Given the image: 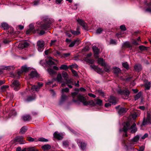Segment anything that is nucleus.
<instances>
[{"label": "nucleus", "mask_w": 151, "mask_h": 151, "mask_svg": "<svg viewBox=\"0 0 151 151\" xmlns=\"http://www.w3.org/2000/svg\"><path fill=\"white\" fill-rule=\"evenodd\" d=\"M22 71L21 70L17 72V74L18 76V78H19V76H21V74L23 73Z\"/></svg>", "instance_id": "obj_58"}, {"label": "nucleus", "mask_w": 151, "mask_h": 151, "mask_svg": "<svg viewBox=\"0 0 151 151\" xmlns=\"http://www.w3.org/2000/svg\"><path fill=\"white\" fill-rule=\"evenodd\" d=\"M27 140L29 142H33L35 141L34 139L30 137H27Z\"/></svg>", "instance_id": "obj_53"}, {"label": "nucleus", "mask_w": 151, "mask_h": 151, "mask_svg": "<svg viewBox=\"0 0 151 151\" xmlns=\"http://www.w3.org/2000/svg\"><path fill=\"white\" fill-rule=\"evenodd\" d=\"M74 90L76 92H75L71 93L72 96L73 97V101L75 103L77 102L78 101H80V100L78 98V95H81L82 96H83L82 95L78 93V92L79 91V90L78 88H76Z\"/></svg>", "instance_id": "obj_5"}, {"label": "nucleus", "mask_w": 151, "mask_h": 151, "mask_svg": "<svg viewBox=\"0 0 151 151\" xmlns=\"http://www.w3.org/2000/svg\"><path fill=\"white\" fill-rule=\"evenodd\" d=\"M1 26L4 30L9 29V27L8 24L6 23H3L1 24Z\"/></svg>", "instance_id": "obj_27"}, {"label": "nucleus", "mask_w": 151, "mask_h": 151, "mask_svg": "<svg viewBox=\"0 0 151 151\" xmlns=\"http://www.w3.org/2000/svg\"><path fill=\"white\" fill-rule=\"evenodd\" d=\"M57 41V40H51V42L50 44V46H51L53 45H54V44L55 42H56Z\"/></svg>", "instance_id": "obj_56"}, {"label": "nucleus", "mask_w": 151, "mask_h": 151, "mask_svg": "<svg viewBox=\"0 0 151 151\" xmlns=\"http://www.w3.org/2000/svg\"><path fill=\"white\" fill-rule=\"evenodd\" d=\"M55 56H57L58 55L59 56H60L61 55L60 53V52L58 51L57 50H55Z\"/></svg>", "instance_id": "obj_62"}, {"label": "nucleus", "mask_w": 151, "mask_h": 151, "mask_svg": "<svg viewBox=\"0 0 151 151\" xmlns=\"http://www.w3.org/2000/svg\"><path fill=\"white\" fill-rule=\"evenodd\" d=\"M51 50V49H49L48 50H46L44 52V53L45 55H47L49 53H51L52 52V51Z\"/></svg>", "instance_id": "obj_50"}, {"label": "nucleus", "mask_w": 151, "mask_h": 151, "mask_svg": "<svg viewBox=\"0 0 151 151\" xmlns=\"http://www.w3.org/2000/svg\"><path fill=\"white\" fill-rule=\"evenodd\" d=\"M103 31V29L101 28H99L96 30V33L97 34H100Z\"/></svg>", "instance_id": "obj_48"}, {"label": "nucleus", "mask_w": 151, "mask_h": 151, "mask_svg": "<svg viewBox=\"0 0 151 151\" xmlns=\"http://www.w3.org/2000/svg\"><path fill=\"white\" fill-rule=\"evenodd\" d=\"M23 138L22 136H18L15 138L14 141L16 142H19L20 144H23Z\"/></svg>", "instance_id": "obj_14"}, {"label": "nucleus", "mask_w": 151, "mask_h": 151, "mask_svg": "<svg viewBox=\"0 0 151 151\" xmlns=\"http://www.w3.org/2000/svg\"><path fill=\"white\" fill-rule=\"evenodd\" d=\"M35 99L36 96L35 95L32 96H28L27 97V99L25 100V101L28 102H31Z\"/></svg>", "instance_id": "obj_17"}, {"label": "nucleus", "mask_w": 151, "mask_h": 151, "mask_svg": "<svg viewBox=\"0 0 151 151\" xmlns=\"http://www.w3.org/2000/svg\"><path fill=\"white\" fill-rule=\"evenodd\" d=\"M110 44L116 45V42L114 40L111 39L110 40Z\"/></svg>", "instance_id": "obj_61"}, {"label": "nucleus", "mask_w": 151, "mask_h": 151, "mask_svg": "<svg viewBox=\"0 0 151 151\" xmlns=\"http://www.w3.org/2000/svg\"><path fill=\"white\" fill-rule=\"evenodd\" d=\"M44 42L43 41H38L37 42L38 50L40 52H42L44 48Z\"/></svg>", "instance_id": "obj_10"}, {"label": "nucleus", "mask_w": 151, "mask_h": 151, "mask_svg": "<svg viewBox=\"0 0 151 151\" xmlns=\"http://www.w3.org/2000/svg\"><path fill=\"white\" fill-rule=\"evenodd\" d=\"M150 85L151 83H150V82H149L148 83H146L145 85V90H149L151 87Z\"/></svg>", "instance_id": "obj_39"}, {"label": "nucleus", "mask_w": 151, "mask_h": 151, "mask_svg": "<svg viewBox=\"0 0 151 151\" xmlns=\"http://www.w3.org/2000/svg\"><path fill=\"white\" fill-rule=\"evenodd\" d=\"M139 136L138 135H137L132 139V141L133 142H137L139 141Z\"/></svg>", "instance_id": "obj_40"}, {"label": "nucleus", "mask_w": 151, "mask_h": 151, "mask_svg": "<svg viewBox=\"0 0 151 151\" xmlns=\"http://www.w3.org/2000/svg\"><path fill=\"white\" fill-rule=\"evenodd\" d=\"M78 98L80 101L82 103L84 106H87L89 105L91 106H94L96 104L100 106L103 105L102 101L99 99H97L96 103H95L93 100L86 101L85 97L81 95L78 96Z\"/></svg>", "instance_id": "obj_1"}, {"label": "nucleus", "mask_w": 151, "mask_h": 151, "mask_svg": "<svg viewBox=\"0 0 151 151\" xmlns=\"http://www.w3.org/2000/svg\"><path fill=\"white\" fill-rule=\"evenodd\" d=\"M118 93L121 95L124 99H127L129 96L130 92L127 89L123 90L120 89L117 91Z\"/></svg>", "instance_id": "obj_4"}, {"label": "nucleus", "mask_w": 151, "mask_h": 151, "mask_svg": "<svg viewBox=\"0 0 151 151\" xmlns=\"http://www.w3.org/2000/svg\"><path fill=\"white\" fill-rule=\"evenodd\" d=\"M56 80L59 82H62V78L60 73H58L56 77Z\"/></svg>", "instance_id": "obj_32"}, {"label": "nucleus", "mask_w": 151, "mask_h": 151, "mask_svg": "<svg viewBox=\"0 0 151 151\" xmlns=\"http://www.w3.org/2000/svg\"><path fill=\"white\" fill-rule=\"evenodd\" d=\"M9 87V86L7 85H3L1 86L0 88L1 90L2 91H4L6 89Z\"/></svg>", "instance_id": "obj_41"}, {"label": "nucleus", "mask_w": 151, "mask_h": 151, "mask_svg": "<svg viewBox=\"0 0 151 151\" xmlns=\"http://www.w3.org/2000/svg\"><path fill=\"white\" fill-rule=\"evenodd\" d=\"M46 62L47 65L50 66L52 65H55V62L50 59H49V60H47Z\"/></svg>", "instance_id": "obj_36"}, {"label": "nucleus", "mask_w": 151, "mask_h": 151, "mask_svg": "<svg viewBox=\"0 0 151 151\" xmlns=\"http://www.w3.org/2000/svg\"><path fill=\"white\" fill-rule=\"evenodd\" d=\"M136 126V124L135 123H134L132 125L130 126V123L128 122H126L125 125L124 126L123 128V131L125 133V136L126 137H127L128 135L127 132L129 130H131V133H135L137 131V128Z\"/></svg>", "instance_id": "obj_2"}, {"label": "nucleus", "mask_w": 151, "mask_h": 151, "mask_svg": "<svg viewBox=\"0 0 151 151\" xmlns=\"http://www.w3.org/2000/svg\"><path fill=\"white\" fill-rule=\"evenodd\" d=\"M76 141L78 146L81 147L82 150H84L85 149L87 145L86 143L83 142L82 140L81 139H77Z\"/></svg>", "instance_id": "obj_8"}, {"label": "nucleus", "mask_w": 151, "mask_h": 151, "mask_svg": "<svg viewBox=\"0 0 151 151\" xmlns=\"http://www.w3.org/2000/svg\"><path fill=\"white\" fill-rule=\"evenodd\" d=\"M51 146L49 144L45 145L42 146V148L44 150H48L51 149Z\"/></svg>", "instance_id": "obj_24"}, {"label": "nucleus", "mask_w": 151, "mask_h": 151, "mask_svg": "<svg viewBox=\"0 0 151 151\" xmlns=\"http://www.w3.org/2000/svg\"><path fill=\"white\" fill-rule=\"evenodd\" d=\"M67 96H66V95L64 94H62V95H61V98L63 99L65 101L67 98Z\"/></svg>", "instance_id": "obj_54"}, {"label": "nucleus", "mask_w": 151, "mask_h": 151, "mask_svg": "<svg viewBox=\"0 0 151 151\" xmlns=\"http://www.w3.org/2000/svg\"><path fill=\"white\" fill-rule=\"evenodd\" d=\"M129 141L128 140L124 139L122 141V143L123 145L124 146H126L127 148H128L129 143Z\"/></svg>", "instance_id": "obj_31"}, {"label": "nucleus", "mask_w": 151, "mask_h": 151, "mask_svg": "<svg viewBox=\"0 0 151 151\" xmlns=\"http://www.w3.org/2000/svg\"><path fill=\"white\" fill-rule=\"evenodd\" d=\"M105 106L106 108H108L111 106L110 103H106L105 104Z\"/></svg>", "instance_id": "obj_63"}, {"label": "nucleus", "mask_w": 151, "mask_h": 151, "mask_svg": "<svg viewBox=\"0 0 151 151\" xmlns=\"http://www.w3.org/2000/svg\"><path fill=\"white\" fill-rule=\"evenodd\" d=\"M142 93L141 91H139L137 94L134 96V100L136 101L138 100L139 98L141 97L142 95Z\"/></svg>", "instance_id": "obj_28"}, {"label": "nucleus", "mask_w": 151, "mask_h": 151, "mask_svg": "<svg viewBox=\"0 0 151 151\" xmlns=\"http://www.w3.org/2000/svg\"><path fill=\"white\" fill-rule=\"evenodd\" d=\"M60 70H68L69 69L68 66L67 65L64 64L62 65L60 67Z\"/></svg>", "instance_id": "obj_29"}, {"label": "nucleus", "mask_w": 151, "mask_h": 151, "mask_svg": "<svg viewBox=\"0 0 151 151\" xmlns=\"http://www.w3.org/2000/svg\"><path fill=\"white\" fill-rule=\"evenodd\" d=\"M65 34L66 35L68 36V37H70L72 36V35L68 31H66L65 32Z\"/></svg>", "instance_id": "obj_60"}, {"label": "nucleus", "mask_w": 151, "mask_h": 151, "mask_svg": "<svg viewBox=\"0 0 151 151\" xmlns=\"http://www.w3.org/2000/svg\"><path fill=\"white\" fill-rule=\"evenodd\" d=\"M38 86L34 85L31 88V90L32 91H35L37 92H38L40 89V88L42 87L43 86V84L42 83L38 82Z\"/></svg>", "instance_id": "obj_11"}, {"label": "nucleus", "mask_w": 151, "mask_h": 151, "mask_svg": "<svg viewBox=\"0 0 151 151\" xmlns=\"http://www.w3.org/2000/svg\"><path fill=\"white\" fill-rule=\"evenodd\" d=\"M71 71L73 75V76L76 77H77L78 76V74L76 71L73 69H72Z\"/></svg>", "instance_id": "obj_51"}, {"label": "nucleus", "mask_w": 151, "mask_h": 151, "mask_svg": "<svg viewBox=\"0 0 151 151\" xmlns=\"http://www.w3.org/2000/svg\"><path fill=\"white\" fill-rule=\"evenodd\" d=\"M98 63L102 66H105V63L103 58H99L98 60Z\"/></svg>", "instance_id": "obj_22"}, {"label": "nucleus", "mask_w": 151, "mask_h": 151, "mask_svg": "<svg viewBox=\"0 0 151 151\" xmlns=\"http://www.w3.org/2000/svg\"><path fill=\"white\" fill-rule=\"evenodd\" d=\"M43 21L44 23L40 25V28L42 29L47 30L50 28L54 20L52 19L47 18L44 19Z\"/></svg>", "instance_id": "obj_3"}, {"label": "nucleus", "mask_w": 151, "mask_h": 151, "mask_svg": "<svg viewBox=\"0 0 151 151\" xmlns=\"http://www.w3.org/2000/svg\"><path fill=\"white\" fill-rule=\"evenodd\" d=\"M90 67L98 73H99L104 72V71L102 69L98 67V66H96L94 65H91Z\"/></svg>", "instance_id": "obj_12"}, {"label": "nucleus", "mask_w": 151, "mask_h": 151, "mask_svg": "<svg viewBox=\"0 0 151 151\" xmlns=\"http://www.w3.org/2000/svg\"><path fill=\"white\" fill-rule=\"evenodd\" d=\"M27 129L26 126L23 127L20 130V133L21 134H24L27 131Z\"/></svg>", "instance_id": "obj_30"}, {"label": "nucleus", "mask_w": 151, "mask_h": 151, "mask_svg": "<svg viewBox=\"0 0 151 151\" xmlns=\"http://www.w3.org/2000/svg\"><path fill=\"white\" fill-rule=\"evenodd\" d=\"M78 66L76 64H72L71 65H69L68 66L69 68H70L71 70L72 69H73L72 68H77Z\"/></svg>", "instance_id": "obj_42"}, {"label": "nucleus", "mask_w": 151, "mask_h": 151, "mask_svg": "<svg viewBox=\"0 0 151 151\" xmlns=\"http://www.w3.org/2000/svg\"><path fill=\"white\" fill-rule=\"evenodd\" d=\"M63 145L67 147L69 145V142L68 141H63Z\"/></svg>", "instance_id": "obj_45"}, {"label": "nucleus", "mask_w": 151, "mask_h": 151, "mask_svg": "<svg viewBox=\"0 0 151 151\" xmlns=\"http://www.w3.org/2000/svg\"><path fill=\"white\" fill-rule=\"evenodd\" d=\"M29 151H36L34 147H29L28 148Z\"/></svg>", "instance_id": "obj_64"}, {"label": "nucleus", "mask_w": 151, "mask_h": 151, "mask_svg": "<svg viewBox=\"0 0 151 151\" xmlns=\"http://www.w3.org/2000/svg\"><path fill=\"white\" fill-rule=\"evenodd\" d=\"M113 68V72L116 75H118L121 73V70L119 68L117 67H114Z\"/></svg>", "instance_id": "obj_26"}, {"label": "nucleus", "mask_w": 151, "mask_h": 151, "mask_svg": "<svg viewBox=\"0 0 151 151\" xmlns=\"http://www.w3.org/2000/svg\"><path fill=\"white\" fill-rule=\"evenodd\" d=\"M10 86L14 90L17 91L20 89L21 85L19 81L14 80L12 82Z\"/></svg>", "instance_id": "obj_6"}, {"label": "nucleus", "mask_w": 151, "mask_h": 151, "mask_svg": "<svg viewBox=\"0 0 151 151\" xmlns=\"http://www.w3.org/2000/svg\"><path fill=\"white\" fill-rule=\"evenodd\" d=\"M139 49L142 51L147 50V47L143 45H141L139 47Z\"/></svg>", "instance_id": "obj_38"}, {"label": "nucleus", "mask_w": 151, "mask_h": 151, "mask_svg": "<svg viewBox=\"0 0 151 151\" xmlns=\"http://www.w3.org/2000/svg\"><path fill=\"white\" fill-rule=\"evenodd\" d=\"M69 91V89L67 88H63L62 89V94H63V93L64 92H68Z\"/></svg>", "instance_id": "obj_52"}, {"label": "nucleus", "mask_w": 151, "mask_h": 151, "mask_svg": "<svg viewBox=\"0 0 151 151\" xmlns=\"http://www.w3.org/2000/svg\"><path fill=\"white\" fill-rule=\"evenodd\" d=\"M92 50L94 53L95 57L96 58H98L99 56L98 55L99 54V49L96 46H93L92 47Z\"/></svg>", "instance_id": "obj_13"}, {"label": "nucleus", "mask_w": 151, "mask_h": 151, "mask_svg": "<svg viewBox=\"0 0 151 151\" xmlns=\"http://www.w3.org/2000/svg\"><path fill=\"white\" fill-rule=\"evenodd\" d=\"M62 75L63 77L65 78L66 81L67 83H69L70 81L68 80L67 79L68 78V73L66 72H63L62 73Z\"/></svg>", "instance_id": "obj_21"}, {"label": "nucleus", "mask_w": 151, "mask_h": 151, "mask_svg": "<svg viewBox=\"0 0 151 151\" xmlns=\"http://www.w3.org/2000/svg\"><path fill=\"white\" fill-rule=\"evenodd\" d=\"M127 109L125 107H121L118 111V114L120 115H123L126 113Z\"/></svg>", "instance_id": "obj_15"}, {"label": "nucleus", "mask_w": 151, "mask_h": 151, "mask_svg": "<svg viewBox=\"0 0 151 151\" xmlns=\"http://www.w3.org/2000/svg\"><path fill=\"white\" fill-rule=\"evenodd\" d=\"M120 29L122 31H125L127 29L124 25H122L120 26Z\"/></svg>", "instance_id": "obj_49"}, {"label": "nucleus", "mask_w": 151, "mask_h": 151, "mask_svg": "<svg viewBox=\"0 0 151 151\" xmlns=\"http://www.w3.org/2000/svg\"><path fill=\"white\" fill-rule=\"evenodd\" d=\"M76 20L78 23L83 27L84 29H87L88 28L87 24L83 20L78 18Z\"/></svg>", "instance_id": "obj_9"}, {"label": "nucleus", "mask_w": 151, "mask_h": 151, "mask_svg": "<svg viewBox=\"0 0 151 151\" xmlns=\"http://www.w3.org/2000/svg\"><path fill=\"white\" fill-rule=\"evenodd\" d=\"M148 135V134L147 133H145L142 137L141 139H144L147 137Z\"/></svg>", "instance_id": "obj_59"}, {"label": "nucleus", "mask_w": 151, "mask_h": 151, "mask_svg": "<svg viewBox=\"0 0 151 151\" xmlns=\"http://www.w3.org/2000/svg\"><path fill=\"white\" fill-rule=\"evenodd\" d=\"M151 120H146L144 118L143 119L142 124L141 125V127H142V126L146 125L147 123L151 124Z\"/></svg>", "instance_id": "obj_25"}, {"label": "nucleus", "mask_w": 151, "mask_h": 151, "mask_svg": "<svg viewBox=\"0 0 151 151\" xmlns=\"http://www.w3.org/2000/svg\"><path fill=\"white\" fill-rule=\"evenodd\" d=\"M79 40L78 39H77L75 40H74L73 42L75 44V45H78L79 44Z\"/></svg>", "instance_id": "obj_57"}, {"label": "nucleus", "mask_w": 151, "mask_h": 151, "mask_svg": "<svg viewBox=\"0 0 151 151\" xmlns=\"http://www.w3.org/2000/svg\"><path fill=\"white\" fill-rule=\"evenodd\" d=\"M47 71L48 72L50 75H54L55 74L56 72L54 71L52 69L49 68L47 69Z\"/></svg>", "instance_id": "obj_37"}, {"label": "nucleus", "mask_w": 151, "mask_h": 151, "mask_svg": "<svg viewBox=\"0 0 151 151\" xmlns=\"http://www.w3.org/2000/svg\"><path fill=\"white\" fill-rule=\"evenodd\" d=\"M37 30L35 29L34 25L32 24H30L29 25V29H27L26 34L27 35H30L35 34Z\"/></svg>", "instance_id": "obj_7"}, {"label": "nucleus", "mask_w": 151, "mask_h": 151, "mask_svg": "<svg viewBox=\"0 0 151 151\" xmlns=\"http://www.w3.org/2000/svg\"><path fill=\"white\" fill-rule=\"evenodd\" d=\"M29 45V43L27 42H22L21 44L19 45V47L21 49H23L27 47Z\"/></svg>", "instance_id": "obj_16"}, {"label": "nucleus", "mask_w": 151, "mask_h": 151, "mask_svg": "<svg viewBox=\"0 0 151 151\" xmlns=\"http://www.w3.org/2000/svg\"><path fill=\"white\" fill-rule=\"evenodd\" d=\"M124 45L128 48H130L132 47V45L129 42H126L124 43Z\"/></svg>", "instance_id": "obj_44"}, {"label": "nucleus", "mask_w": 151, "mask_h": 151, "mask_svg": "<svg viewBox=\"0 0 151 151\" xmlns=\"http://www.w3.org/2000/svg\"><path fill=\"white\" fill-rule=\"evenodd\" d=\"M70 31L72 34L75 35H78L81 34L80 32L79 31H76L70 30Z\"/></svg>", "instance_id": "obj_35"}, {"label": "nucleus", "mask_w": 151, "mask_h": 151, "mask_svg": "<svg viewBox=\"0 0 151 151\" xmlns=\"http://www.w3.org/2000/svg\"><path fill=\"white\" fill-rule=\"evenodd\" d=\"M122 65L124 67L127 69L129 68V65L127 62L122 63Z\"/></svg>", "instance_id": "obj_43"}, {"label": "nucleus", "mask_w": 151, "mask_h": 151, "mask_svg": "<svg viewBox=\"0 0 151 151\" xmlns=\"http://www.w3.org/2000/svg\"><path fill=\"white\" fill-rule=\"evenodd\" d=\"M132 44L135 45H139L138 43L135 40H134L132 41Z\"/></svg>", "instance_id": "obj_55"}, {"label": "nucleus", "mask_w": 151, "mask_h": 151, "mask_svg": "<svg viewBox=\"0 0 151 151\" xmlns=\"http://www.w3.org/2000/svg\"><path fill=\"white\" fill-rule=\"evenodd\" d=\"M110 103H111L113 105H115L117 103L116 98L113 96H110Z\"/></svg>", "instance_id": "obj_18"}, {"label": "nucleus", "mask_w": 151, "mask_h": 151, "mask_svg": "<svg viewBox=\"0 0 151 151\" xmlns=\"http://www.w3.org/2000/svg\"><path fill=\"white\" fill-rule=\"evenodd\" d=\"M29 76L31 78H33L34 77H38L39 76V75L36 71H32L31 72Z\"/></svg>", "instance_id": "obj_20"}, {"label": "nucleus", "mask_w": 151, "mask_h": 151, "mask_svg": "<svg viewBox=\"0 0 151 151\" xmlns=\"http://www.w3.org/2000/svg\"><path fill=\"white\" fill-rule=\"evenodd\" d=\"M53 136L55 138L59 140H61L63 139L62 137L59 134H58L56 132H55L54 133Z\"/></svg>", "instance_id": "obj_23"}, {"label": "nucleus", "mask_w": 151, "mask_h": 151, "mask_svg": "<svg viewBox=\"0 0 151 151\" xmlns=\"http://www.w3.org/2000/svg\"><path fill=\"white\" fill-rule=\"evenodd\" d=\"M23 119L24 121H29L31 119V118L30 115H28L23 116Z\"/></svg>", "instance_id": "obj_34"}, {"label": "nucleus", "mask_w": 151, "mask_h": 151, "mask_svg": "<svg viewBox=\"0 0 151 151\" xmlns=\"http://www.w3.org/2000/svg\"><path fill=\"white\" fill-rule=\"evenodd\" d=\"M29 68L27 67L26 65L23 66L21 68V70L23 72H27L29 70Z\"/></svg>", "instance_id": "obj_33"}, {"label": "nucleus", "mask_w": 151, "mask_h": 151, "mask_svg": "<svg viewBox=\"0 0 151 151\" xmlns=\"http://www.w3.org/2000/svg\"><path fill=\"white\" fill-rule=\"evenodd\" d=\"M134 68L136 71L139 72L142 70V66L140 64H136L134 65Z\"/></svg>", "instance_id": "obj_19"}, {"label": "nucleus", "mask_w": 151, "mask_h": 151, "mask_svg": "<svg viewBox=\"0 0 151 151\" xmlns=\"http://www.w3.org/2000/svg\"><path fill=\"white\" fill-rule=\"evenodd\" d=\"M38 140L40 141L43 142H47L48 141V140L47 139H46L43 137H40L39 138Z\"/></svg>", "instance_id": "obj_47"}, {"label": "nucleus", "mask_w": 151, "mask_h": 151, "mask_svg": "<svg viewBox=\"0 0 151 151\" xmlns=\"http://www.w3.org/2000/svg\"><path fill=\"white\" fill-rule=\"evenodd\" d=\"M104 69L105 72H109L110 71V68L106 66V65H105V66H104Z\"/></svg>", "instance_id": "obj_46"}]
</instances>
